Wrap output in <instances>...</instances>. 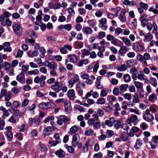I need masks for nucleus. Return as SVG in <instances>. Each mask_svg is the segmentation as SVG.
Wrapping results in <instances>:
<instances>
[{"mask_svg": "<svg viewBox=\"0 0 158 158\" xmlns=\"http://www.w3.org/2000/svg\"><path fill=\"white\" fill-rule=\"evenodd\" d=\"M14 32L15 34L18 36H21L23 32L22 27L19 25L14 23L12 26Z\"/></svg>", "mask_w": 158, "mask_h": 158, "instance_id": "nucleus-1", "label": "nucleus"}, {"mask_svg": "<svg viewBox=\"0 0 158 158\" xmlns=\"http://www.w3.org/2000/svg\"><path fill=\"white\" fill-rule=\"evenodd\" d=\"M88 123L89 125H93L94 128L96 129H99L101 127L100 122L99 121H95L93 118L89 119Z\"/></svg>", "mask_w": 158, "mask_h": 158, "instance_id": "nucleus-2", "label": "nucleus"}, {"mask_svg": "<svg viewBox=\"0 0 158 158\" xmlns=\"http://www.w3.org/2000/svg\"><path fill=\"white\" fill-rule=\"evenodd\" d=\"M62 83L61 82H58L56 81L54 84L52 85L51 88V89L53 90L56 93L59 92L60 91L61 87L62 86Z\"/></svg>", "mask_w": 158, "mask_h": 158, "instance_id": "nucleus-3", "label": "nucleus"}, {"mask_svg": "<svg viewBox=\"0 0 158 158\" xmlns=\"http://www.w3.org/2000/svg\"><path fill=\"white\" fill-rule=\"evenodd\" d=\"M54 138H55V141H49V143L52 146H56L57 144L60 143L61 142L60 139L59 134L56 133L54 135Z\"/></svg>", "mask_w": 158, "mask_h": 158, "instance_id": "nucleus-4", "label": "nucleus"}, {"mask_svg": "<svg viewBox=\"0 0 158 158\" xmlns=\"http://www.w3.org/2000/svg\"><path fill=\"white\" fill-rule=\"evenodd\" d=\"M44 66H47L52 70H55L57 68V64L54 62H49L48 61H45L43 64Z\"/></svg>", "mask_w": 158, "mask_h": 158, "instance_id": "nucleus-5", "label": "nucleus"}, {"mask_svg": "<svg viewBox=\"0 0 158 158\" xmlns=\"http://www.w3.org/2000/svg\"><path fill=\"white\" fill-rule=\"evenodd\" d=\"M57 128L55 126H52L48 127L45 129L43 131V134L45 136H48L51 133L56 129Z\"/></svg>", "mask_w": 158, "mask_h": 158, "instance_id": "nucleus-6", "label": "nucleus"}, {"mask_svg": "<svg viewBox=\"0 0 158 158\" xmlns=\"http://www.w3.org/2000/svg\"><path fill=\"white\" fill-rule=\"evenodd\" d=\"M29 124L30 126L36 127L38 125L40 122V118H29Z\"/></svg>", "mask_w": 158, "mask_h": 158, "instance_id": "nucleus-7", "label": "nucleus"}, {"mask_svg": "<svg viewBox=\"0 0 158 158\" xmlns=\"http://www.w3.org/2000/svg\"><path fill=\"white\" fill-rule=\"evenodd\" d=\"M151 148H155L156 147L157 143H158V136L153 137L151 141L149 142Z\"/></svg>", "mask_w": 158, "mask_h": 158, "instance_id": "nucleus-8", "label": "nucleus"}, {"mask_svg": "<svg viewBox=\"0 0 158 158\" xmlns=\"http://www.w3.org/2000/svg\"><path fill=\"white\" fill-rule=\"evenodd\" d=\"M68 97L71 100L74 101L76 97L75 96V93L74 90L73 89H71L69 90L67 93Z\"/></svg>", "mask_w": 158, "mask_h": 158, "instance_id": "nucleus-9", "label": "nucleus"}, {"mask_svg": "<svg viewBox=\"0 0 158 158\" xmlns=\"http://www.w3.org/2000/svg\"><path fill=\"white\" fill-rule=\"evenodd\" d=\"M137 119V116L135 115H133L131 116L130 118L127 119V123L129 124H130L131 123H134V125H136L137 124L136 121Z\"/></svg>", "mask_w": 158, "mask_h": 158, "instance_id": "nucleus-10", "label": "nucleus"}, {"mask_svg": "<svg viewBox=\"0 0 158 158\" xmlns=\"http://www.w3.org/2000/svg\"><path fill=\"white\" fill-rule=\"evenodd\" d=\"M16 80L20 83H23L25 81V76L24 73L22 72L20 74L17 76Z\"/></svg>", "mask_w": 158, "mask_h": 158, "instance_id": "nucleus-11", "label": "nucleus"}, {"mask_svg": "<svg viewBox=\"0 0 158 158\" xmlns=\"http://www.w3.org/2000/svg\"><path fill=\"white\" fill-rule=\"evenodd\" d=\"M49 104L53 106H55L54 103L52 102H47L44 103H40L39 104L38 106L41 109H45L47 108Z\"/></svg>", "mask_w": 158, "mask_h": 158, "instance_id": "nucleus-12", "label": "nucleus"}, {"mask_svg": "<svg viewBox=\"0 0 158 158\" xmlns=\"http://www.w3.org/2000/svg\"><path fill=\"white\" fill-rule=\"evenodd\" d=\"M133 47L134 49L137 51L141 52L144 49L143 46L140 45L138 42L134 43L133 44Z\"/></svg>", "mask_w": 158, "mask_h": 158, "instance_id": "nucleus-13", "label": "nucleus"}, {"mask_svg": "<svg viewBox=\"0 0 158 158\" xmlns=\"http://www.w3.org/2000/svg\"><path fill=\"white\" fill-rule=\"evenodd\" d=\"M55 153L56 155L60 158L63 157L65 155V152L61 149L56 151Z\"/></svg>", "mask_w": 158, "mask_h": 158, "instance_id": "nucleus-14", "label": "nucleus"}, {"mask_svg": "<svg viewBox=\"0 0 158 158\" xmlns=\"http://www.w3.org/2000/svg\"><path fill=\"white\" fill-rule=\"evenodd\" d=\"M68 57L69 59L70 62L75 63L77 61V59L75 55H69Z\"/></svg>", "mask_w": 158, "mask_h": 158, "instance_id": "nucleus-15", "label": "nucleus"}, {"mask_svg": "<svg viewBox=\"0 0 158 158\" xmlns=\"http://www.w3.org/2000/svg\"><path fill=\"white\" fill-rule=\"evenodd\" d=\"M143 119L147 121H151L154 119V117L152 114H149L147 115H144L143 116Z\"/></svg>", "mask_w": 158, "mask_h": 158, "instance_id": "nucleus-16", "label": "nucleus"}, {"mask_svg": "<svg viewBox=\"0 0 158 158\" xmlns=\"http://www.w3.org/2000/svg\"><path fill=\"white\" fill-rule=\"evenodd\" d=\"M64 105L65 110L66 111L67 113H70L72 109L70 103L68 102H64Z\"/></svg>", "mask_w": 158, "mask_h": 158, "instance_id": "nucleus-17", "label": "nucleus"}, {"mask_svg": "<svg viewBox=\"0 0 158 158\" xmlns=\"http://www.w3.org/2000/svg\"><path fill=\"white\" fill-rule=\"evenodd\" d=\"M114 121V118H110L108 120H106L105 121V124L109 127H111L113 125Z\"/></svg>", "mask_w": 158, "mask_h": 158, "instance_id": "nucleus-18", "label": "nucleus"}, {"mask_svg": "<svg viewBox=\"0 0 158 158\" xmlns=\"http://www.w3.org/2000/svg\"><path fill=\"white\" fill-rule=\"evenodd\" d=\"M149 82L152 86L156 87L157 85L156 79L153 77H151L149 80Z\"/></svg>", "mask_w": 158, "mask_h": 158, "instance_id": "nucleus-19", "label": "nucleus"}, {"mask_svg": "<svg viewBox=\"0 0 158 158\" xmlns=\"http://www.w3.org/2000/svg\"><path fill=\"white\" fill-rule=\"evenodd\" d=\"M125 44L128 47H130L131 45V41L128 39L124 37H120Z\"/></svg>", "mask_w": 158, "mask_h": 158, "instance_id": "nucleus-20", "label": "nucleus"}, {"mask_svg": "<svg viewBox=\"0 0 158 158\" xmlns=\"http://www.w3.org/2000/svg\"><path fill=\"white\" fill-rule=\"evenodd\" d=\"M89 63V60L87 59H81L79 61L77 65L78 67H82L83 64L86 65Z\"/></svg>", "mask_w": 158, "mask_h": 158, "instance_id": "nucleus-21", "label": "nucleus"}, {"mask_svg": "<svg viewBox=\"0 0 158 158\" xmlns=\"http://www.w3.org/2000/svg\"><path fill=\"white\" fill-rule=\"evenodd\" d=\"M78 130L77 127L75 125L72 127L70 129L69 134L70 135H72L75 133Z\"/></svg>", "mask_w": 158, "mask_h": 158, "instance_id": "nucleus-22", "label": "nucleus"}, {"mask_svg": "<svg viewBox=\"0 0 158 158\" xmlns=\"http://www.w3.org/2000/svg\"><path fill=\"white\" fill-rule=\"evenodd\" d=\"M128 87V85L127 84H122L119 87L120 90V94L122 93L124 91L127 90V89Z\"/></svg>", "mask_w": 158, "mask_h": 158, "instance_id": "nucleus-23", "label": "nucleus"}, {"mask_svg": "<svg viewBox=\"0 0 158 158\" xmlns=\"http://www.w3.org/2000/svg\"><path fill=\"white\" fill-rule=\"evenodd\" d=\"M125 12L124 11H121V13L119 15V19L122 22H125L126 20V18L125 16Z\"/></svg>", "mask_w": 158, "mask_h": 158, "instance_id": "nucleus-24", "label": "nucleus"}, {"mask_svg": "<svg viewBox=\"0 0 158 158\" xmlns=\"http://www.w3.org/2000/svg\"><path fill=\"white\" fill-rule=\"evenodd\" d=\"M82 30L86 35L91 34L92 31V29L88 27H83Z\"/></svg>", "mask_w": 158, "mask_h": 158, "instance_id": "nucleus-25", "label": "nucleus"}, {"mask_svg": "<svg viewBox=\"0 0 158 158\" xmlns=\"http://www.w3.org/2000/svg\"><path fill=\"white\" fill-rule=\"evenodd\" d=\"M6 135L7 139L9 142H10L12 140L13 135L11 131L7 132L6 133Z\"/></svg>", "mask_w": 158, "mask_h": 158, "instance_id": "nucleus-26", "label": "nucleus"}, {"mask_svg": "<svg viewBox=\"0 0 158 158\" xmlns=\"http://www.w3.org/2000/svg\"><path fill=\"white\" fill-rule=\"evenodd\" d=\"M127 69V67L125 64H123L121 65L120 66H118L117 67V70L119 71H124L126 70Z\"/></svg>", "mask_w": 158, "mask_h": 158, "instance_id": "nucleus-27", "label": "nucleus"}, {"mask_svg": "<svg viewBox=\"0 0 158 158\" xmlns=\"http://www.w3.org/2000/svg\"><path fill=\"white\" fill-rule=\"evenodd\" d=\"M126 52V47L125 46L122 47L118 51V52L122 56H123Z\"/></svg>", "mask_w": 158, "mask_h": 158, "instance_id": "nucleus-28", "label": "nucleus"}, {"mask_svg": "<svg viewBox=\"0 0 158 158\" xmlns=\"http://www.w3.org/2000/svg\"><path fill=\"white\" fill-rule=\"evenodd\" d=\"M132 101L133 103H139L140 100L139 99L138 95L137 94H135L133 97Z\"/></svg>", "mask_w": 158, "mask_h": 158, "instance_id": "nucleus-29", "label": "nucleus"}, {"mask_svg": "<svg viewBox=\"0 0 158 158\" xmlns=\"http://www.w3.org/2000/svg\"><path fill=\"white\" fill-rule=\"evenodd\" d=\"M12 93L10 91H9L4 96L5 97V101H9L11 98V95Z\"/></svg>", "mask_w": 158, "mask_h": 158, "instance_id": "nucleus-30", "label": "nucleus"}, {"mask_svg": "<svg viewBox=\"0 0 158 158\" xmlns=\"http://www.w3.org/2000/svg\"><path fill=\"white\" fill-rule=\"evenodd\" d=\"M123 78L125 82H128L131 81V77L128 74H125L123 75Z\"/></svg>", "mask_w": 158, "mask_h": 158, "instance_id": "nucleus-31", "label": "nucleus"}, {"mask_svg": "<svg viewBox=\"0 0 158 158\" xmlns=\"http://www.w3.org/2000/svg\"><path fill=\"white\" fill-rule=\"evenodd\" d=\"M0 110L3 112L4 115L6 117H7L9 116V113L7 110L2 106L0 107Z\"/></svg>", "mask_w": 158, "mask_h": 158, "instance_id": "nucleus-32", "label": "nucleus"}, {"mask_svg": "<svg viewBox=\"0 0 158 158\" xmlns=\"http://www.w3.org/2000/svg\"><path fill=\"white\" fill-rule=\"evenodd\" d=\"M151 35L150 32H149L145 35V38L143 40V41L145 42H149L150 40V38Z\"/></svg>", "mask_w": 158, "mask_h": 158, "instance_id": "nucleus-33", "label": "nucleus"}, {"mask_svg": "<svg viewBox=\"0 0 158 158\" xmlns=\"http://www.w3.org/2000/svg\"><path fill=\"white\" fill-rule=\"evenodd\" d=\"M16 117L12 115L8 120V121L10 123H16Z\"/></svg>", "mask_w": 158, "mask_h": 158, "instance_id": "nucleus-34", "label": "nucleus"}, {"mask_svg": "<svg viewBox=\"0 0 158 158\" xmlns=\"http://www.w3.org/2000/svg\"><path fill=\"white\" fill-rule=\"evenodd\" d=\"M113 124L114 127L117 128L121 126V123L120 122L117 120H115L114 119Z\"/></svg>", "mask_w": 158, "mask_h": 158, "instance_id": "nucleus-35", "label": "nucleus"}, {"mask_svg": "<svg viewBox=\"0 0 158 158\" xmlns=\"http://www.w3.org/2000/svg\"><path fill=\"white\" fill-rule=\"evenodd\" d=\"M39 73V70L37 69H35L34 70L29 71L28 72V74L29 75L38 74Z\"/></svg>", "mask_w": 158, "mask_h": 158, "instance_id": "nucleus-36", "label": "nucleus"}, {"mask_svg": "<svg viewBox=\"0 0 158 158\" xmlns=\"http://www.w3.org/2000/svg\"><path fill=\"white\" fill-rule=\"evenodd\" d=\"M105 103V100L103 98H98L97 100V104L103 105Z\"/></svg>", "mask_w": 158, "mask_h": 158, "instance_id": "nucleus-37", "label": "nucleus"}, {"mask_svg": "<svg viewBox=\"0 0 158 158\" xmlns=\"http://www.w3.org/2000/svg\"><path fill=\"white\" fill-rule=\"evenodd\" d=\"M114 134V132L113 131L108 130L106 132V136L108 138H110L112 137Z\"/></svg>", "mask_w": 158, "mask_h": 158, "instance_id": "nucleus-38", "label": "nucleus"}, {"mask_svg": "<svg viewBox=\"0 0 158 158\" xmlns=\"http://www.w3.org/2000/svg\"><path fill=\"white\" fill-rule=\"evenodd\" d=\"M94 132L91 129H90L85 131V134L86 136H89L92 135Z\"/></svg>", "mask_w": 158, "mask_h": 158, "instance_id": "nucleus-39", "label": "nucleus"}, {"mask_svg": "<svg viewBox=\"0 0 158 158\" xmlns=\"http://www.w3.org/2000/svg\"><path fill=\"white\" fill-rule=\"evenodd\" d=\"M107 100L109 102H111L115 100V98L113 95L109 96H107Z\"/></svg>", "mask_w": 158, "mask_h": 158, "instance_id": "nucleus-40", "label": "nucleus"}, {"mask_svg": "<svg viewBox=\"0 0 158 158\" xmlns=\"http://www.w3.org/2000/svg\"><path fill=\"white\" fill-rule=\"evenodd\" d=\"M99 22L100 23L99 25H105L107 23V19L105 18H102L99 20Z\"/></svg>", "mask_w": 158, "mask_h": 158, "instance_id": "nucleus-41", "label": "nucleus"}, {"mask_svg": "<svg viewBox=\"0 0 158 158\" xmlns=\"http://www.w3.org/2000/svg\"><path fill=\"white\" fill-rule=\"evenodd\" d=\"M134 84L137 89L141 88L143 87V84L138 81L134 82Z\"/></svg>", "mask_w": 158, "mask_h": 158, "instance_id": "nucleus-42", "label": "nucleus"}, {"mask_svg": "<svg viewBox=\"0 0 158 158\" xmlns=\"http://www.w3.org/2000/svg\"><path fill=\"white\" fill-rule=\"evenodd\" d=\"M79 78L77 74H75L73 78L71 79L75 84L76 83H77L78 81H79Z\"/></svg>", "mask_w": 158, "mask_h": 158, "instance_id": "nucleus-43", "label": "nucleus"}, {"mask_svg": "<svg viewBox=\"0 0 158 158\" xmlns=\"http://www.w3.org/2000/svg\"><path fill=\"white\" fill-rule=\"evenodd\" d=\"M140 5L141 8L145 10L147 9L148 6L147 4L145 3L142 2H140Z\"/></svg>", "mask_w": 158, "mask_h": 158, "instance_id": "nucleus-44", "label": "nucleus"}, {"mask_svg": "<svg viewBox=\"0 0 158 158\" xmlns=\"http://www.w3.org/2000/svg\"><path fill=\"white\" fill-rule=\"evenodd\" d=\"M10 64L9 63L7 62H5L4 63L3 68L5 70H7L10 68Z\"/></svg>", "mask_w": 158, "mask_h": 158, "instance_id": "nucleus-45", "label": "nucleus"}, {"mask_svg": "<svg viewBox=\"0 0 158 158\" xmlns=\"http://www.w3.org/2000/svg\"><path fill=\"white\" fill-rule=\"evenodd\" d=\"M75 108L76 109L78 110L81 112H84L85 111L84 109L79 105H76Z\"/></svg>", "mask_w": 158, "mask_h": 158, "instance_id": "nucleus-46", "label": "nucleus"}, {"mask_svg": "<svg viewBox=\"0 0 158 158\" xmlns=\"http://www.w3.org/2000/svg\"><path fill=\"white\" fill-rule=\"evenodd\" d=\"M147 17V15H142L140 18V22L145 21L147 22L148 21V19H146V18Z\"/></svg>", "mask_w": 158, "mask_h": 158, "instance_id": "nucleus-47", "label": "nucleus"}, {"mask_svg": "<svg viewBox=\"0 0 158 158\" xmlns=\"http://www.w3.org/2000/svg\"><path fill=\"white\" fill-rule=\"evenodd\" d=\"M155 98H157L156 95L155 94L153 93L149 96L148 99L150 101L152 102L153 101L154 99Z\"/></svg>", "mask_w": 158, "mask_h": 158, "instance_id": "nucleus-48", "label": "nucleus"}, {"mask_svg": "<svg viewBox=\"0 0 158 158\" xmlns=\"http://www.w3.org/2000/svg\"><path fill=\"white\" fill-rule=\"evenodd\" d=\"M64 28L67 31H69L71 30L72 28V25L70 24L64 25Z\"/></svg>", "mask_w": 158, "mask_h": 158, "instance_id": "nucleus-49", "label": "nucleus"}, {"mask_svg": "<svg viewBox=\"0 0 158 158\" xmlns=\"http://www.w3.org/2000/svg\"><path fill=\"white\" fill-rule=\"evenodd\" d=\"M119 92V89L118 88H114L113 91V94L115 96L118 95Z\"/></svg>", "mask_w": 158, "mask_h": 158, "instance_id": "nucleus-50", "label": "nucleus"}, {"mask_svg": "<svg viewBox=\"0 0 158 158\" xmlns=\"http://www.w3.org/2000/svg\"><path fill=\"white\" fill-rule=\"evenodd\" d=\"M123 32V30L120 27H117L115 31V33L116 34L118 35Z\"/></svg>", "mask_w": 158, "mask_h": 158, "instance_id": "nucleus-51", "label": "nucleus"}, {"mask_svg": "<svg viewBox=\"0 0 158 158\" xmlns=\"http://www.w3.org/2000/svg\"><path fill=\"white\" fill-rule=\"evenodd\" d=\"M23 54V52L21 50H18L15 57H21Z\"/></svg>", "mask_w": 158, "mask_h": 158, "instance_id": "nucleus-52", "label": "nucleus"}, {"mask_svg": "<svg viewBox=\"0 0 158 158\" xmlns=\"http://www.w3.org/2000/svg\"><path fill=\"white\" fill-rule=\"evenodd\" d=\"M60 117L61 118L63 122L64 123H65L69 121V119L64 115L60 116Z\"/></svg>", "mask_w": 158, "mask_h": 158, "instance_id": "nucleus-53", "label": "nucleus"}, {"mask_svg": "<svg viewBox=\"0 0 158 158\" xmlns=\"http://www.w3.org/2000/svg\"><path fill=\"white\" fill-rule=\"evenodd\" d=\"M36 95L39 97H43L44 96H45L46 95L45 94H43L42 92L39 90H37L36 91Z\"/></svg>", "mask_w": 158, "mask_h": 158, "instance_id": "nucleus-54", "label": "nucleus"}, {"mask_svg": "<svg viewBox=\"0 0 158 158\" xmlns=\"http://www.w3.org/2000/svg\"><path fill=\"white\" fill-rule=\"evenodd\" d=\"M67 10L69 13V15L72 16L74 15L75 14L74 10L71 8H69L67 9Z\"/></svg>", "mask_w": 158, "mask_h": 158, "instance_id": "nucleus-55", "label": "nucleus"}, {"mask_svg": "<svg viewBox=\"0 0 158 158\" xmlns=\"http://www.w3.org/2000/svg\"><path fill=\"white\" fill-rule=\"evenodd\" d=\"M7 93L6 89H2L1 91L0 96L1 97V98L3 96H4Z\"/></svg>", "mask_w": 158, "mask_h": 158, "instance_id": "nucleus-56", "label": "nucleus"}, {"mask_svg": "<svg viewBox=\"0 0 158 158\" xmlns=\"http://www.w3.org/2000/svg\"><path fill=\"white\" fill-rule=\"evenodd\" d=\"M107 94L106 91L105 89H102L101 90L100 93V96L102 97L106 96Z\"/></svg>", "mask_w": 158, "mask_h": 158, "instance_id": "nucleus-57", "label": "nucleus"}, {"mask_svg": "<svg viewBox=\"0 0 158 158\" xmlns=\"http://www.w3.org/2000/svg\"><path fill=\"white\" fill-rule=\"evenodd\" d=\"M29 100L27 99H24L22 103V106L25 107L28 104Z\"/></svg>", "mask_w": 158, "mask_h": 158, "instance_id": "nucleus-58", "label": "nucleus"}, {"mask_svg": "<svg viewBox=\"0 0 158 158\" xmlns=\"http://www.w3.org/2000/svg\"><path fill=\"white\" fill-rule=\"evenodd\" d=\"M103 110L105 111L108 113H110V112H111L112 110V108L109 106H106L103 109Z\"/></svg>", "mask_w": 158, "mask_h": 158, "instance_id": "nucleus-59", "label": "nucleus"}, {"mask_svg": "<svg viewBox=\"0 0 158 158\" xmlns=\"http://www.w3.org/2000/svg\"><path fill=\"white\" fill-rule=\"evenodd\" d=\"M150 57V55L148 53H145L143 56V59L145 60H148Z\"/></svg>", "mask_w": 158, "mask_h": 158, "instance_id": "nucleus-60", "label": "nucleus"}, {"mask_svg": "<svg viewBox=\"0 0 158 158\" xmlns=\"http://www.w3.org/2000/svg\"><path fill=\"white\" fill-rule=\"evenodd\" d=\"M11 91L15 94H18L19 91L18 88L16 87L12 88L11 89Z\"/></svg>", "mask_w": 158, "mask_h": 158, "instance_id": "nucleus-61", "label": "nucleus"}, {"mask_svg": "<svg viewBox=\"0 0 158 158\" xmlns=\"http://www.w3.org/2000/svg\"><path fill=\"white\" fill-rule=\"evenodd\" d=\"M80 139V136L78 134H75L72 137L73 140H77V141L78 140Z\"/></svg>", "mask_w": 158, "mask_h": 158, "instance_id": "nucleus-62", "label": "nucleus"}, {"mask_svg": "<svg viewBox=\"0 0 158 158\" xmlns=\"http://www.w3.org/2000/svg\"><path fill=\"white\" fill-rule=\"evenodd\" d=\"M123 96L125 99L130 100L131 98V95L129 94L126 93L123 94Z\"/></svg>", "mask_w": 158, "mask_h": 158, "instance_id": "nucleus-63", "label": "nucleus"}, {"mask_svg": "<svg viewBox=\"0 0 158 158\" xmlns=\"http://www.w3.org/2000/svg\"><path fill=\"white\" fill-rule=\"evenodd\" d=\"M66 20L65 17L63 15H61L59 17L58 21L60 22H64Z\"/></svg>", "mask_w": 158, "mask_h": 158, "instance_id": "nucleus-64", "label": "nucleus"}]
</instances>
